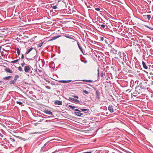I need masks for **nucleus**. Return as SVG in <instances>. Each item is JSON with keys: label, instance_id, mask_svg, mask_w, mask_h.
<instances>
[{"label": "nucleus", "instance_id": "nucleus-8", "mask_svg": "<svg viewBox=\"0 0 153 153\" xmlns=\"http://www.w3.org/2000/svg\"><path fill=\"white\" fill-rule=\"evenodd\" d=\"M54 104L56 105H61L62 104V102L61 101L57 100L55 101Z\"/></svg>", "mask_w": 153, "mask_h": 153}, {"label": "nucleus", "instance_id": "nucleus-14", "mask_svg": "<svg viewBox=\"0 0 153 153\" xmlns=\"http://www.w3.org/2000/svg\"><path fill=\"white\" fill-rule=\"evenodd\" d=\"M5 70L6 72H8V73H12V71L11 70H10V69L9 68H5Z\"/></svg>", "mask_w": 153, "mask_h": 153}, {"label": "nucleus", "instance_id": "nucleus-37", "mask_svg": "<svg viewBox=\"0 0 153 153\" xmlns=\"http://www.w3.org/2000/svg\"><path fill=\"white\" fill-rule=\"evenodd\" d=\"M25 65V63L24 62L23 63L21 64V65L22 67H23Z\"/></svg>", "mask_w": 153, "mask_h": 153}, {"label": "nucleus", "instance_id": "nucleus-42", "mask_svg": "<svg viewBox=\"0 0 153 153\" xmlns=\"http://www.w3.org/2000/svg\"><path fill=\"white\" fill-rule=\"evenodd\" d=\"M50 141H48V142H47L46 143H45V145H44V146L43 147H45V146Z\"/></svg>", "mask_w": 153, "mask_h": 153}, {"label": "nucleus", "instance_id": "nucleus-1", "mask_svg": "<svg viewBox=\"0 0 153 153\" xmlns=\"http://www.w3.org/2000/svg\"><path fill=\"white\" fill-rule=\"evenodd\" d=\"M31 68V67L30 65H26L24 67V71L25 73H29L30 72Z\"/></svg>", "mask_w": 153, "mask_h": 153}, {"label": "nucleus", "instance_id": "nucleus-28", "mask_svg": "<svg viewBox=\"0 0 153 153\" xmlns=\"http://www.w3.org/2000/svg\"><path fill=\"white\" fill-rule=\"evenodd\" d=\"M18 69L20 71H22V67L20 66L18 68Z\"/></svg>", "mask_w": 153, "mask_h": 153}, {"label": "nucleus", "instance_id": "nucleus-39", "mask_svg": "<svg viewBox=\"0 0 153 153\" xmlns=\"http://www.w3.org/2000/svg\"><path fill=\"white\" fill-rule=\"evenodd\" d=\"M105 27V26L104 25H101V27L102 28H104Z\"/></svg>", "mask_w": 153, "mask_h": 153}, {"label": "nucleus", "instance_id": "nucleus-15", "mask_svg": "<svg viewBox=\"0 0 153 153\" xmlns=\"http://www.w3.org/2000/svg\"><path fill=\"white\" fill-rule=\"evenodd\" d=\"M79 81H82L84 82H93V81L91 80H85V79H83V80H79Z\"/></svg>", "mask_w": 153, "mask_h": 153}, {"label": "nucleus", "instance_id": "nucleus-31", "mask_svg": "<svg viewBox=\"0 0 153 153\" xmlns=\"http://www.w3.org/2000/svg\"><path fill=\"white\" fill-rule=\"evenodd\" d=\"M52 7L53 9H57V7L56 6H52Z\"/></svg>", "mask_w": 153, "mask_h": 153}, {"label": "nucleus", "instance_id": "nucleus-36", "mask_svg": "<svg viewBox=\"0 0 153 153\" xmlns=\"http://www.w3.org/2000/svg\"><path fill=\"white\" fill-rule=\"evenodd\" d=\"M65 36L66 38L70 39V37H71V36H69V35H65Z\"/></svg>", "mask_w": 153, "mask_h": 153}, {"label": "nucleus", "instance_id": "nucleus-47", "mask_svg": "<svg viewBox=\"0 0 153 153\" xmlns=\"http://www.w3.org/2000/svg\"><path fill=\"white\" fill-rule=\"evenodd\" d=\"M103 76V72H102L101 73V76L102 77Z\"/></svg>", "mask_w": 153, "mask_h": 153}, {"label": "nucleus", "instance_id": "nucleus-54", "mask_svg": "<svg viewBox=\"0 0 153 153\" xmlns=\"http://www.w3.org/2000/svg\"><path fill=\"white\" fill-rule=\"evenodd\" d=\"M110 47H111H111H112L111 46V45H110Z\"/></svg>", "mask_w": 153, "mask_h": 153}, {"label": "nucleus", "instance_id": "nucleus-35", "mask_svg": "<svg viewBox=\"0 0 153 153\" xmlns=\"http://www.w3.org/2000/svg\"><path fill=\"white\" fill-rule=\"evenodd\" d=\"M95 10L98 11H99L100 10V9L99 8H95Z\"/></svg>", "mask_w": 153, "mask_h": 153}, {"label": "nucleus", "instance_id": "nucleus-33", "mask_svg": "<svg viewBox=\"0 0 153 153\" xmlns=\"http://www.w3.org/2000/svg\"><path fill=\"white\" fill-rule=\"evenodd\" d=\"M16 103L19 104V105H21L22 104V103L20 101H17Z\"/></svg>", "mask_w": 153, "mask_h": 153}, {"label": "nucleus", "instance_id": "nucleus-51", "mask_svg": "<svg viewBox=\"0 0 153 153\" xmlns=\"http://www.w3.org/2000/svg\"><path fill=\"white\" fill-rule=\"evenodd\" d=\"M2 135V134H1V133H0V136H1Z\"/></svg>", "mask_w": 153, "mask_h": 153}, {"label": "nucleus", "instance_id": "nucleus-18", "mask_svg": "<svg viewBox=\"0 0 153 153\" xmlns=\"http://www.w3.org/2000/svg\"><path fill=\"white\" fill-rule=\"evenodd\" d=\"M60 36L59 35V36H54L53 37V38L51 39L50 40L51 41V40H55L56 39H57V38H58V37H59Z\"/></svg>", "mask_w": 153, "mask_h": 153}, {"label": "nucleus", "instance_id": "nucleus-56", "mask_svg": "<svg viewBox=\"0 0 153 153\" xmlns=\"http://www.w3.org/2000/svg\"><path fill=\"white\" fill-rule=\"evenodd\" d=\"M1 82H0V83Z\"/></svg>", "mask_w": 153, "mask_h": 153}, {"label": "nucleus", "instance_id": "nucleus-38", "mask_svg": "<svg viewBox=\"0 0 153 153\" xmlns=\"http://www.w3.org/2000/svg\"><path fill=\"white\" fill-rule=\"evenodd\" d=\"M77 43V45L79 47H79H81L79 44V42L77 41V40H76V41Z\"/></svg>", "mask_w": 153, "mask_h": 153}, {"label": "nucleus", "instance_id": "nucleus-45", "mask_svg": "<svg viewBox=\"0 0 153 153\" xmlns=\"http://www.w3.org/2000/svg\"><path fill=\"white\" fill-rule=\"evenodd\" d=\"M92 152H83L82 153H91Z\"/></svg>", "mask_w": 153, "mask_h": 153}, {"label": "nucleus", "instance_id": "nucleus-50", "mask_svg": "<svg viewBox=\"0 0 153 153\" xmlns=\"http://www.w3.org/2000/svg\"><path fill=\"white\" fill-rule=\"evenodd\" d=\"M39 72H42V70H39Z\"/></svg>", "mask_w": 153, "mask_h": 153}, {"label": "nucleus", "instance_id": "nucleus-34", "mask_svg": "<svg viewBox=\"0 0 153 153\" xmlns=\"http://www.w3.org/2000/svg\"><path fill=\"white\" fill-rule=\"evenodd\" d=\"M72 97L76 99H78L79 98L76 95H72Z\"/></svg>", "mask_w": 153, "mask_h": 153}, {"label": "nucleus", "instance_id": "nucleus-10", "mask_svg": "<svg viewBox=\"0 0 153 153\" xmlns=\"http://www.w3.org/2000/svg\"><path fill=\"white\" fill-rule=\"evenodd\" d=\"M143 16L144 18L147 19L148 20H150L151 18V16L150 15H143Z\"/></svg>", "mask_w": 153, "mask_h": 153}, {"label": "nucleus", "instance_id": "nucleus-17", "mask_svg": "<svg viewBox=\"0 0 153 153\" xmlns=\"http://www.w3.org/2000/svg\"><path fill=\"white\" fill-rule=\"evenodd\" d=\"M33 48H30V49L28 50L25 53L26 54H28V53H29L33 49Z\"/></svg>", "mask_w": 153, "mask_h": 153}, {"label": "nucleus", "instance_id": "nucleus-41", "mask_svg": "<svg viewBox=\"0 0 153 153\" xmlns=\"http://www.w3.org/2000/svg\"><path fill=\"white\" fill-rule=\"evenodd\" d=\"M137 91L135 90L133 94H137Z\"/></svg>", "mask_w": 153, "mask_h": 153}, {"label": "nucleus", "instance_id": "nucleus-30", "mask_svg": "<svg viewBox=\"0 0 153 153\" xmlns=\"http://www.w3.org/2000/svg\"><path fill=\"white\" fill-rule=\"evenodd\" d=\"M79 49L81 51V52L82 53H83V50L82 49V48L81 47H79Z\"/></svg>", "mask_w": 153, "mask_h": 153}, {"label": "nucleus", "instance_id": "nucleus-55", "mask_svg": "<svg viewBox=\"0 0 153 153\" xmlns=\"http://www.w3.org/2000/svg\"><path fill=\"white\" fill-rule=\"evenodd\" d=\"M55 152H52V153H55Z\"/></svg>", "mask_w": 153, "mask_h": 153}, {"label": "nucleus", "instance_id": "nucleus-4", "mask_svg": "<svg viewBox=\"0 0 153 153\" xmlns=\"http://www.w3.org/2000/svg\"><path fill=\"white\" fill-rule=\"evenodd\" d=\"M147 83L145 82H143L140 83V85L141 88L144 89L145 88L146 86Z\"/></svg>", "mask_w": 153, "mask_h": 153}, {"label": "nucleus", "instance_id": "nucleus-7", "mask_svg": "<svg viewBox=\"0 0 153 153\" xmlns=\"http://www.w3.org/2000/svg\"><path fill=\"white\" fill-rule=\"evenodd\" d=\"M96 98L98 100H99L100 98V93L97 90L96 91Z\"/></svg>", "mask_w": 153, "mask_h": 153}, {"label": "nucleus", "instance_id": "nucleus-12", "mask_svg": "<svg viewBox=\"0 0 153 153\" xmlns=\"http://www.w3.org/2000/svg\"><path fill=\"white\" fill-rule=\"evenodd\" d=\"M122 54L123 56V60L124 62H126V61H127V60L126 57V54L124 53H122Z\"/></svg>", "mask_w": 153, "mask_h": 153}, {"label": "nucleus", "instance_id": "nucleus-5", "mask_svg": "<svg viewBox=\"0 0 153 153\" xmlns=\"http://www.w3.org/2000/svg\"><path fill=\"white\" fill-rule=\"evenodd\" d=\"M108 110L111 113H113L114 111L113 106L112 105H109L108 107Z\"/></svg>", "mask_w": 153, "mask_h": 153}, {"label": "nucleus", "instance_id": "nucleus-9", "mask_svg": "<svg viewBox=\"0 0 153 153\" xmlns=\"http://www.w3.org/2000/svg\"><path fill=\"white\" fill-rule=\"evenodd\" d=\"M44 112L45 113V114H49V115H53L52 114V112L49 111H48V110H45L44 111Z\"/></svg>", "mask_w": 153, "mask_h": 153}, {"label": "nucleus", "instance_id": "nucleus-19", "mask_svg": "<svg viewBox=\"0 0 153 153\" xmlns=\"http://www.w3.org/2000/svg\"><path fill=\"white\" fill-rule=\"evenodd\" d=\"M12 77V76H9L7 77H4L3 78V79L4 80H7L9 79L10 78Z\"/></svg>", "mask_w": 153, "mask_h": 153}, {"label": "nucleus", "instance_id": "nucleus-53", "mask_svg": "<svg viewBox=\"0 0 153 153\" xmlns=\"http://www.w3.org/2000/svg\"><path fill=\"white\" fill-rule=\"evenodd\" d=\"M1 48L0 47V53L1 52Z\"/></svg>", "mask_w": 153, "mask_h": 153}, {"label": "nucleus", "instance_id": "nucleus-2", "mask_svg": "<svg viewBox=\"0 0 153 153\" xmlns=\"http://www.w3.org/2000/svg\"><path fill=\"white\" fill-rule=\"evenodd\" d=\"M74 110L76 111L74 112V114L80 117L83 114L80 112V111L78 109H76Z\"/></svg>", "mask_w": 153, "mask_h": 153}, {"label": "nucleus", "instance_id": "nucleus-25", "mask_svg": "<svg viewBox=\"0 0 153 153\" xmlns=\"http://www.w3.org/2000/svg\"><path fill=\"white\" fill-rule=\"evenodd\" d=\"M83 91V92H84L86 94H89L88 92L86 91V90H84Z\"/></svg>", "mask_w": 153, "mask_h": 153}, {"label": "nucleus", "instance_id": "nucleus-24", "mask_svg": "<svg viewBox=\"0 0 153 153\" xmlns=\"http://www.w3.org/2000/svg\"><path fill=\"white\" fill-rule=\"evenodd\" d=\"M118 55L120 56V58L122 57V53L120 51H119L118 52Z\"/></svg>", "mask_w": 153, "mask_h": 153}, {"label": "nucleus", "instance_id": "nucleus-29", "mask_svg": "<svg viewBox=\"0 0 153 153\" xmlns=\"http://www.w3.org/2000/svg\"><path fill=\"white\" fill-rule=\"evenodd\" d=\"M68 106L72 109H74L75 108V106L71 105H69Z\"/></svg>", "mask_w": 153, "mask_h": 153}, {"label": "nucleus", "instance_id": "nucleus-21", "mask_svg": "<svg viewBox=\"0 0 153 153\" xmlns=\"http://www.w3.org/2000/svg\"><path fill=\"white\" fill-rule=\"evenodd\" d=\"M19 77V76L18 75H16L15 76L14 79V81L16 82L17 79Z\"/></svg>", "mask_w": 153, "mask_h": 153}, {"label": "nucleus", "instance_id": "nucleus-40", "mask_svg": "<svg viewBox=\"0 0 153 153\" xmlns=\"http://www.w3.org/2000/svg\"><path fill=\"white\" fill-rule=\"evenodd\" d=\"M24 56L23 54H22V57L21 58L22 59H24Z\"/></svg>", "mask_w": 153, "mask_h": 153}, {"label": "nucleus", "instance_id": "nucleus-3", "mask_svg": "<svg viewBox=\"0 0 153 153\" xmlns=\"http://www.w3.org/2000/svg\"><path fill=\"white\" fill-rule=\"evenodd\" d=\"M9 143H10V146H11L12 147L13 146L14 147V143L15 142V140L13 139L12 138H9ZM10 144V143H9V144H8V145H9Z\"/></svg>", "mask_w": 153, "mask_h": 153}, {"label": "nucleus", "instance_id": "nucleus-16", "mask_svg": "<svg viewBox=\"0 0 153 153\" xmlns=\"http://www.w3.org/2000/svg\"><path fill=\"white\" fill-rule=\"evenodd\" d=\"M111 51L113 52L114 53H117V50L115 49L114 48H112L111 50Z\"/></svg>", "mask_w": 153, "mask_h": 153}, {"label": "nucleus", "instance_id": "nucleus-23", "mask_svg": "<svg viewBox=\"0 0 153 153\" xmlns=\"http://www.w3.org/2000/svg\"><path fill=\"white\" fill-rule=\"evenodd\" d=\"M18 55L19 56L20 54V51L19 48H18L17 49Z\"/></svg>", "mask_w": 153, "mask_h": 153}, {"label": "nucleus", "instance_id": "nucleus-22", "mask_svg": "<svg viewBox=\"0 0 153 153\" xmlns=\"http://www.w3.org/2000/svg\"><path fill=\"white\" fill-rule=\"evenodd\" d=\"M19 59H17L16 60L12 61L11 62L12 63H16L19 61Z\"/></svg>", "mask_w": 153, "mask_h": 153}, {"label": "nucleus", "instance_id": "nucleus-27", "mask_svg": "<svg viewBox=\"0 0 153 153\" xmlns=\"http://www.w3.org/2000/svg\"><path fill=\"white\" fill-rule=\"evenodd\" d=\"M70 39L73 40L74 41H73V42H74L75 41H76L77 40H75L74 39V38L72 36H71V37H70Z\"/></svg>", "mask_w": 153, "mask_h": 153}, {"label": "nucleus", "instance_id": "nucleus-49", "mask_svg": "<svg viewBox=\"0 0 153 153\" xmlns=\"http://www.w3.org/2000/svg\"><path fill=\"white\" fill-rule=\"evenodd\" d=\"M46 121L47 122H50V120H46Z\"/></svg>", "mask_w": 153, "mask_h": 153}, {"label": "nucleus", "instance_id": "nucleus-26", "mask_svg": "<svg viewBox=\"0 0 153 153\" xmlns=\"http://www.w3.org/2000/svg\"><path fill=\"white\" fill-rule=\"evenodd\" d=\"M16 82L15 81H14V80H11L10 81V83L11 84H14Z\"/></svg>", "mask_w": 153, "mask_h": 153}, {"label": "nucleus", "instance_id": "nucleus-13", "mask_svg": "<svg viewBox=\"0 0 153 153\" xmlns=\"http://www.w3.org/2000/svg\"><path fill=\"white\" fill-rule=\"evenodd\" d=\"M39 43L38 45V47H41L43 44L44 42H42V40H41L39 41Z\"/></svg>", "mask_w": 153, "mask_h": 153}, {"label": "nucleus", "instance_id": "nucleus-43", "mask_svg": "<svg viewBox=\"0 0 153 153\" xmlns=\"http://www.w3.org/2000/svg\"><path fill=\"white\" fill-rule=\"evenodd\" d=\"M97 72H98V76H99L100 74V71H99V69H98L97 70Z\"/></svg>", "mask_w": 153, "mask_h": 153}, {"label": "nucleus", "instance_id": "nucleus-48", "mask_svg": "<svg viewBox=\"0 0 153 153\" xmlns=\"http://www.w3.org/2000/svg\"><path fill=\"white\" fill-rule=\"evenodd\" d=\"M88 85H89V86H90V87H91L92 86V85H90V84H87Z\"/></svg>", "mask_w": 153, "mask_h": 153}, {"label": "nucleus", "instance_id": "nucleus-11", "mask_svg": "<svg viewBox=\"0 0 153 153\" xmlns=\"http://www.w3.org/2000/svg\"><path fill=\"white\" fill-rule=\"evenodd\" d=\"M142 63L143 68L145 69H147L148 68L146 65L145 62L144 61H142Z\"/></svg>", "mask_w": 153, "mask_h": 153}, {"label": "nucleus", "instance_id": "nucleus-52", "mask_svg": "<svg viewBox=\"0 0 153 153\" xmlns=\"http://www.w3.org/2000/svg\"><path fill=\"white\" fill-rule=\"evenodd\" d=\"M78 83H82V82H78Z\"/></svg>", "mask_w": 153, "mask_h": 153}, {"label": "nucleus", "instance_id": "nucleus-6", "mask_svg": "<svg viewBox=\"0 0 153 153\" xmlns=\"http://www.w3.org/2000/svg\"><path fill=\"white\" fill-rule=\"evenodd\" d=\"M68 100H72L74 101L75 103H78L79 102V101L75 99L74 98H72L71 97H69Z\"/></svg>", "mask_w": 153, "mask_h": 153}, {"label": "nucleus", "instance_id": "nucleus-44", "mask_svg": "<svg viewBox=\"0 0 153 153\" xmlns=\"http://www.w3.org/2000/svg\"><path fill=\"white\" fill-rule=\"evenodd\" d=\"M104 39V38H103V37H101V38H100V40H101V41H103V40Z\"/></svg>", "mask_w": 153, "mask_h": 153}, {"label": "nucleus", "instance_id": "nucleus-46", "mask_svg": "<svg viewBox=\"0 0 153 153\" xmlns=\"http://www.w3.org/2000/svg\"><path fill=\"white\" fill-rule=\"evenodd\" d=\"M71 80H67V81H66V83L70 82H71Z\"/></svg>", "mask_w": 153, "mask_h": 153}, {"label": "nucleus", "instance_id": "nucleus-20", "mask_svg": "<svg viewBox=\"0 0 153 153\" xmlns=\"http://www.w3.org/2000/svg\"><path fill=\"white\" fill-rule=\"evenodd\" d=\"M81 110L84 112H88V109H85V108H83V109H81Z\"/></svg>", "mask_w": 153, "mask_h": 153}, {"label": "nucleus", "instance_id": "nucleus-32", "mask_svg": "<svg viewBox=\"0 0 153 153\" xmlns=\"http://www.w3.org/2000/svg\"><path fill=\"white\" fill-rule=\"evenodd\" d=\"M59 82L62 83H66V80H60Z\"/></svg>", "mask_w": 153, "mask_h": 153}]
</instances>
